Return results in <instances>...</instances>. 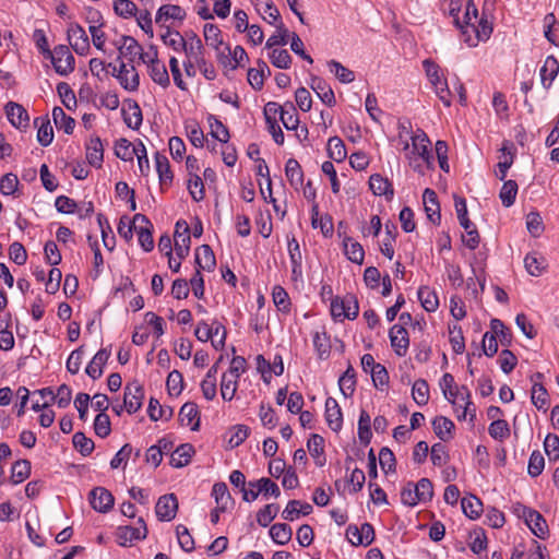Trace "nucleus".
<instances>
[{"label":"nucleus","instance_id":"44","mask_svg":"<svg viewBox=\"0 0 559 559\" xmlns=\"http://www.w3.org/2000/svg\"><path fill=\"white\" fill-rule=\"evenodd\" d=\"M326 148L329 156L337 163L343 162L347 156L345 144L338 136L330 138Z\"/></svg>","mask_w":559,"mask_h":559},{"label":"nucleus","instance_id":"4","mask_svg":"<svg viewBox=\"0 0 559 559\" xmlns=\"http://www.w3.org/2000/svg\"><path fill=\"white\" fill-rule=\"evenodd\" d=\"M47 58L50 59L59 75L67 76L74 71L75 60L66 45L56 46Z\"/></svg>","mask_w":559,"mask_h":559},{"label":"nucleus","instance_id":"54","mask_svg":"<svg viewBox=\"0 0 559 559\" xmlns=\"http://www.w3.org/2000/svg\"><path fill=\"white\" fill-rule=\"evenodd\" d=\"M330 71L342 83H350L355 80V74L352 70L344 67L336 60L328 62Z\"/></svg>","mask_w":559,"mask_h":559},{"label":"nucleus","instance_id":"26","mask_svg":"<svg viewBox=\"0 0 559 559\" xmlns=\"http://www.w3.org/2000/svg\"><path fill=\"white\" fill-rule=\"evenodd\" d=\"M525 522L533 532L539 538H544L547 534L548 526L542 514L535 510H528L525 512Z\"/></svg>","mask_w":559,"mask_h":559},{"label":"nucleus","instance_id":"23","mask_svg":"<svg viewBox=\"0 0 559 559\" xmlns=\"http://www.w3.org/2000/svg\"><path fill=\"white\" fill-rule=\"evenodd\" d=\"M185 17L186 11L181 7L176 4H164L157 10L155 22L163 26L164 23L170 19L183 21Z\"/></svg>","mask_w":559,"mask_h":559},{"label":"nucleus","instance_id":"1","mask_svg":"<svg viewBox=\"0 0 559 559\" xmlns=\"http://www.w3.org/2000/svg\"><path fill=\"white\" fill-rule=\"evenodd\" d=\"M443 10L453 17L456 27L468 33V28L475 34L469 35L465 41L469 46H476L480 40H487L492 33V25L485 13L478 15V10L473 0H443Z\"/></svg>","mask_w":559,"mask_h":559},{"label":"nucleus","instance_id":"3","mask_svg":"<svg viewBox=\"0 0 559 559\" xmlns=\"http://www.w3.org/2000/svg\"><path fill=\"white\" fill-rule=\"evenodd\" d=\"M423 66L437 96L445 107H450L451 91L449 90L447 80L443 78L442 73H440V67L430 59H425Z\"/></svg>","mask_w":559,"mask_h":559},{"label":"nucleus","instance_id":"24","mask_svg":"<svg viewBox=\"0 0 559 559\" xmlns=\"http://www.w3.org/2000/svg\"><path fill=\"white\" fill-rule=\"evenodd\" d=\"M369 187L376 195H384L389 200L394 195L392 183L389 181V179L382 177L380 174H373L370 176Z\"/></svg>","mask_w":559,"mask_h":559},{"label":"nucleus","instance_id":"58","mask_svg":"<svg viewBox=\"0 0 559 559\" xmlns=\"http://www.w3.org/2000/svg\"><path fill=\"white\" fill-rule=\"evenodd\" d=\"M370 415L366 411H361L358 420V437L360 441L368 444L371 440L372 433L370 429Z\"/></svg>","mask_w":559,"mask_h":559},{"label":"nucleus","instance_id":"16","mask_svg":"<svg viewBox=\"0 0 559 559\" xmlns=\"http://www.w3.org/2000/svg\"><path fill=\"white\" fill-rule=\"evenodd\" d=\"M110 349L102 348L99 349L93 357V359L87 365L85 372L92 379H98L103 374V367L106 365L110 357Z\"/></svg>","mask_w":559,"mask_h":559},{"label":"nucleus","instance_id":"57","mask_svg":"<svg viewBox=\"0 0 559 559\" xmlns=\"http://www.w3.org/2000/svg\"><path fill=\"white\" fill-rule=\"evenodd\" d=\"M531 400H532V403L538 409L546 411L547 405H548V393L542 383L535 382L533 384Z\"/></svg>","mask_w":559,"mask_h":559},{"label":"nucleus","instance_id":"22","mask_svg":"<svg viewBox=\"0 0 559 559\" xmlns=\"http://www.w3.org/2000/svg\"><path fill=\"white\" fill-rule=\"evenodd\" d=\"M197 270L211 272L216 266V259L212 248L209 245H202L195 250Z\"/></svg>","mask_w":559,"mask_h":559},{"label":"nucleus","instance_id":"60","mask_svg":"<svg viewBox=\"0 0 559 559\" xmlns=\"http://www.w3.org/2000/svg\"><path fill=\"white\" fill-rule=\"evenodd\" d=\"M136 145H132L127 139H119L115 145V154L122 160H132Z\"/></svg>","mask_w":559,"mask_h":559},{"label":"nucleus","instance_id":"42","mask_svg":"<svg viewBox=\"0 0 559 559\" xmlns=\"http://www.w3.org/2000/svg\"><path fill=\"white\" fill-rule=\"evenodd\" d=\"M418 299L421 302L424 309L428 312H433L439 307V299L435 290L427 286H423L418 289Z\"/></svg>","mask_w":559,"mask_h":559},{"label":"nucleus","instance_id":"6","mask_svg":"<svg viewBox=\"0 0 559 559\" xmlns=\"http://www.w3.org/2000/svg\"><path fill=\"white\" fill-rule=\"evenodd\" d=\"M144 389L138 381L128 383L124 388L123 406L129 414L138 412L143 404Z\"/></svg>","mask_w":559,"mask_h":559},{"label":"nucleus","instance_id":"64","mask_svg":"<svg viewBox=\"0 0 559 559\" xmlns=\"http://www.w3.org/2000/svg\"><path fill=\"white\" fill-rule=\"evenodd\" d=\"M544 449L550 462L559 461V437L548 433L544 441Z\"/></svg>","mask_w":559,"mask_h":559},{"label":"nucleus","instance_id":"38","mask_svg":"<svg viewBox=\"0 0 559 559\" xmlns=\"http://www.w3.org/2000/svg\"><path fill=\"white\" fill-rule=\"evenodd\" d=\"M52 119L56 127L63 130L64 133L71 134L75 127V120L68 116L61 107L52 109Z\"/></svg>","mask_w":559,"mask_h":559},{"label":"nucleus","instance_id":"39","mask_svg":"<svg viewBox=\"0 0 559 559\" xmlns=\"http://www.w3.org/2000/svg\"><path fill=\"white\" fill-rule=\"evenodd\" d=\"M432 428L435 433L442 441H447L452 438V430L454 429V424L448 417L438 416L432 420Z\"/></svg>","mask_w":559,"mask_h":559},{"label":"nucleus","instance_id":"14","mask_svg":"<svg viewBox=\"0 0 559 559\" xmlns=\"http://www.w3.org/2000/svg\"><path fill=\"white\" fill-rule=\"evenodd\" d=\"M5 112L9 121L15 128L25 130L29 126L28 114L22 105L9 102L5 106Z\"/></svg>","mask_w":559,"mask_h":559},{"label":"nucleus","instance_id":"59","mask_svg":"<svg viewBox=\"0 0 559 559\" xmlns=\"http://www.w3.org/2000/svg\"><path fill=\"white\" fill-rule=\"evenodd\" d=\"M250 428L246 425H236L229 430L228 444L231 449L239 447L249 436Z\"/></svg>","mask_w":559,"mask_h":559},{"label":"nucleus","instance_id":"9","mask_svg":"<svg viewBox=\"0 0 559 559\" xmlns=\"http://www.w3.org/2000/svg\"><path fill=\"white\" fill-rule=\"evenodd\" d=\"M430 141L427 134L418 130V132L412 138V152L411 156H418L426 163V168H431L433 164V157L429 151Z\"/></svg>","mask_w":559,"mask_h":559},{"label":"nucleus","instance_id":"62","mask_svg":"<svg viewBox=\"0 0 559 559\" xmlns=\"http://www.w3.org/2000/svg\"><path fill=\"white\" fill-rule=\"evenodd\" d=\"M167 391L170 395L178 396L183 390V377L180 371L169 372L166 381Z\"/></svg>","mask_w":559,"mask_h":559},{"label":"nucleus","instance_id":"20","mask_svg":"<svg viewBox=\"0 0 559 559\" xmlns=\"http://www.w3.org/2000/svg\"><path fill=\"white\" fill-rule=\"evenodd\" d=\"M423 199L425 211L429 221H431L433 224H439L441 215L437 193L432 189L427 188L424 191Z\"/></svg>","mask_w":559,"mask_h":559},{"label":"nucleus","instance_id":"49","mask_svg":"<svg viewBox=\"0 0 559 559\" xmlns=\"http://www.w3.org/2000/svg\"><path fill=\"white\" fill-rule=\"evenodd\" d=\"M412 396L415 403L424 406L429 401V386L426 380L418 379L414 382L412 388Z\"/></svg>","mask_w":559,"mask_h":559},{"label":"nucleus","instance_id":"51","mask_svg":"<svg viewBox=\"0 0 559 559\" xmlns=\"http://www.w3.org/2000/svg\"><path fill=\"white\" fill-rule=\"evenodd\" d=\"M340 390L345 397H349L353 395L355 391L356 380H355V370L352 366H349L343 376L338 380Z\"/></svg>","mask_w":559,"mask_h":559},{"label":"nucleus","instance_id":"27","mask_svg":"<svg viewBox=\"0 0 559 559\" xmlns=\"http://www.w3.org/2000/svg\"><path fill=\"white\" fill-rule=\"evenodd\" d=\"M154 157L160 187L164 188L170 186L173 182L174 175L173 171L170 170L168 158L158 152L155 154Z\"/></svg>","mask_w":559,"mask_h":559},{"label":"nucleus","instance_id":"13","mask_svg":"<svg viewBox=\"0 0 559 559\" xmlns=\"http://www.w3.org/2000/svg\"><path fill=\"white\" fill-rule=\"evenodd\" d=\"M391 346L397 356H404L408 349L409 338L403 325L394 324L389 332Z\"/></svg>","mask_w":559,"mask_h":559},{"label":"nucleus","instance_id":"11","mask_svg":"<svg viewBox=\"0 0 559 559\" xmlns=\"http://www.w3.org/2000/svg\"><path fill=\"white\" fill-rule=\"evenodd\" d=\"M178 511V500L175 493H167L157 500L155 513L159 521L169 522L175 519Z\"/></svg>","mask_w":559,"mask_h":559},{"label":"nucleus","instance_id":"21","mask_svg":"<svg viewBox=\"0 0 559 559\" xmlns=\"http://www.w3.org/2000/svg\"><path fill=\"white\" fill-rule=\"evenodd\" d=\"M311 88L318 97L329 107L335 105V95L331 86L321 78L313 76L311 79Z\"/></svg>","mask_w":559,"mask_h":559},{"label":"nucleus","instance_id":"28","mask_svg":"<svg viewBox=\"0 0 559 559\" xmlns=\"http://www.w3.org/2000/svg\"><path fill=\"white\" fill-rule=\"evenodd\" d=\"M194 452L190 443L180 444L170 455V465L176 468L188 465Z\"/></svg>","mask_w":559,"mask_h":559},{"label":"nucleus","instance_id":"43","mask_svg":"<svg viewBox=\"0 0 559 559\" xmlns=\"http://www.w3.org/2000/svg\"><path fill=\"white\" fill-rule=\"evenodd\" d=\"M469 397L471 393L466 386H462L461 389H457V386H455V389L448 391V396H445V399L453 404L461 405V402L464 404L463 416L466 415V413L469 409V406L472 405Z\"/></svg>","mask_w":559,"mask_h":559},{"label":"nucleus","instance_id":"40","mask_svg":"<svg viewBox=\"0 0 559 559\" xmlns=\"http://www.w3.org/2000/svg\"><path fill=\"white\" fill-rule=\"evenodd\" d=\"M259 69L251 68L248 70V82L255 91H260L264 84V70L270 74V69L265 61H258Z\"/></svg>","mask_w":559,"mask_h":559},{"label":"nucleus","instance_id":"61","mask_svg":"<svg viewBox=\"0 0 559 559\" xmlns=\"http://www.w3.org/2000/svg\"><path fill=\"white\" fill-rule=\"evenodd\" d=\"M271 63L278 69H288L292 63V57L286 49H272L269 55Z\"/></svg>","mask_w":559,"mask_h":559},{"label":"nucleus","instance_id":"46","mask_svg":"<svg viewBox=\"0 0 559 559\" xmlns=\"http://www.w3.org/2000/svg\"><path fill=\"white\" fill-rule=\"evenodd\" d=\"M313 346L320 359H326L330 355V337L325 332L316 331L312 335Z\"/></svg>","mask_w":559,"mask_h":559},{"label":"nucleus","instance_id":"31","mask_svg":"<svg viewBox=\"0 0 559 559\" xmlns=\"http://www.w3.org/2000/svg\"><path fill=\"white\" fill-rule=\"evenodd\" d=\"M343 248L348 260L357 264H362L365 251L359 242L355 241L352 237L344 236Z\"/></svg>","mask_w":559,"mask_h":559},{"label":"nucleus","instance_id":"30","mask_svg":"<svg viewBox=\"0 0 559 559\" xmlns=\"http://www.w3.org/2000/svg\"><path fill=\"white\" fill-rule=\"evenodd\" d=\"M312 511L309 503H302L299 500H290L284 509L282 516L286 521H295L300 515H308Z\"/></svg>","mask_w":559,"mask_h":559},{"label":"nucleus","instance_id":"48","mask_svg":"<svg viewBox=\"0 0 559 559\" xmlns=\"http://www.w3.org/2000/svg\"><path fill=\"white\" fill-rule=\"evenodd\" d=\"M147 414L151 420L157 421L158 419H169L173 416V408L162 406L158 400L151 397L147 408Z\"/></svg>","mask_w":559,"mask_h":559},{"label":"nucleus","instance_id":"55","mask_svg":"<svg viewBox=\"0 0 559 559\" xmlns=\"http://www.w3.org/2000/svg\"><path fill=\"white\" fill-rule=\"evenodd\" d=\"M249 487H259L260 493L266 496H273L277 498L281 495L280 487L272 481L270 478H260L257 481H249Z\"/></svg>","mask_w":559,"mask_h":559},{"label":"nucleus","instance_id":"56","mask_svg":"<svg viewBox=\"0 0 559 559\" xmlns=\"http://www.w3.org/2000/svg\"><path fill=\"white\" fill-rule=\"evenodd\" d=\"M488 432L495 440L502 441L509 438L510 427L504 419H496L489 425Z\"/></svg>","mask_w":559,"mask_h":559},{"label":"nucleus","instance_id":"2","mask_svg":"<svg viewBox=\"0 0 559 559\" xmlns=\"http://www.w3.org/2000/svg\"><path fill=\"white\" fill-rule=\"evenodd\" d=\"M187 58L200 69L206 80H214L216 78V71L212 63L207 62L204 58V47L200 37L190 32L189 46L186 52Z\"/></svg>","mask_w":559,"mask_h":559},{"label":"nucleus","instance_id":"25","mask_svg":"<svg viewBox=\"0 0 559 559\" xmlns=\"http://www.w3.org/2000/svg\"><path fill=\"white\" fill-rule=\"evenodd\" d=\"M559 72V62L554 56H548L540 68V81L544 87L549 88Z\"/></svg>","mask_w":559,"mask_h":559},{"label":"nucleus","instance_id":"50","mask_svg":"<svg viewBox=\"0 0 559 559\" xmlns=\"http://www.w3.org/2000/svg\"><path fill=\"white\" fill-rule=\"evenodd\" d=\"M31 474V463L27 460L16 461L11 468V480L13 484L24 481Z\"/></svg>","mask_w":559,"mask_h":559},{"label":"nucleus","instance_id":"33","mask_svg":"<svg viewBox=\"0 0 559 559\" xmlns=\"http://www.w3.org/2000/svg\"><path fill=\"white\" fill-rule=\"evenodd\" d=\"M526 271L533 276H539L547 269L548 263L545 257L537 252L527 253L524 259Z\"/></svg>","mask_w":559,"mask_h":559},{"label":"nucleus","instance_id":"18","mask_svg":"<svg viewBox=\"0 0 559 559\" xmlns=\"http://www.w3.org/2000/svg\"><path fill=\"white\" fill-rule=\"evenodd\" d=\"M179 419L182 425L190 426L193 431H197L200 427L198 405L192 402L185 403L180 408Z\"/></svg>","mask_w":559,"mask_h":559},{"label":"nucleus","instance_id":"63","mask_svg":"<svg viewBox=\"0 0 559 559\" xmlns=\"http://www.w3.org/2000/svg\"><path fill=\"white\" fill-rule=\"evenodd\" d=\"M204 38L207 45L218 49L223 44L221 29L211 23H206L203 27Z\"/></svg>","mask_w":559,"mask_h":559},{"label":"nucleus","instance_id":"53","mask_svg":"<svg viewBox=\"0 0 559 559\" xmlns=\"http://www.w3.org/2000/svg\"><path fill=\"white\" fill-rule=\"evenodd\" d=\"M491 335H496V338L499 337L500 343L502 345L509 346L512 341L511 331L503 324V322L499 319H492L490 321Z\"/></svg>","mask_w":559,"mask_h":559},{"label":"nucleus","instance_id":"37","mask_svg":"<svg viewBox=\"0 0 559 559\" xmlns=\"http://www.w3.org/2000/svg\"><path fill=\"white\" fill-rule=\"evenodd\" d=\"M285 175L294 188H298L304 182V173L300 164L295 158H289L285 165Z\"/></svg>","mask_w":559,"mask_h":559},{"label":"nucleus","instance_id":"45","mask_svg":"<svg viewBox=\"0 0 559 559\" xmlns=\"http://www.w3.org/2000/svg\"><path fill=\"white\" fill-rule=\"evenodd\" d=\"M207 121L211 129V135L218 140L222 144H226L229 140V131L223 122L215 116L210 115Z\"/></svg>","mask_w":559,"mask_h":559},{"label":"nucleus","instance_id":"15","mask_svg":"<svg viewBox=\"0 0 559 559\" xmlns=\"http://www.w3.org/2000/svg\"><path fill=\"white\" fill-rule=\"evenodd\" d=\"M325 419L333 431L341 430L343 426V414L337 401L333 397H328L325 401Z\"/></svg>","mask_w":559,"mask_h":559},{"label":"nucleus","instance_id":"12","mask_svg":"<svg viewBox=\"0 0 559 559\" xmlns=\"http://www.w3.org/2000/svg\"><path fill=\"white\" fill-rule=\"evenodd\" d=\"M92 508L100 513H107L114 506V496L104 487H95L88 495Z\"/></svg>","mask_w":559,"mask_h":559},{"label":"nucleus","instance_id":"5","mask_svg":"<svg viewBox=\"0 0 559 559\" xmlns=\"http://www.w3.org/2000/svg\"><path fill=\"white\" fill-rule=\"evenodd\" d=\"M147 527L142 518L138 519V526H120L117 530V538L120 546H129L134 540H140L146 538Z\"/></svg>","mask_w":559,"mask_h":559},{"label":"nucleus","instance_id":"29","mask_svg":"<svg viewBox=\"0 0 559 559\" xmlns=\"http://www.w3.org/2000/svg\"><path fill=\"white\" fill-rule=\"evenodd\" d=\"M119 53L128 58L131 62L142 51L141 45L131 36H122L120 41L116 43Z\"/></svg>","mask_w":559,"mask_h":559},{"label":"nucleus","instance_id":"19","mask_svg":"<svg viewBox=\"0 0 559 559\" xmlns=\"http://www.w3.org/2000/svg\"><path fill=\"white\" fill-rule=\"evenodd\" d=\"M86 159L93 167H102L104 159V147L98 136H92L86 143Z\"/></svg>","mask_w":559,"mask_h":559},{"label":"nucleus","instance_id":"36","mask_svg":"<svg viewBox=\"0 0 559 559\" xmlns=\"http://www.w3.org/2000/svg\"><path fill=\"white\" fill-rule=\"evenodd\" d=\"M34 124L38 128L37 141L43 146H48L53 140V130L48 118H36Z\"/></svg>","mask_w":559,"mask_h":559},{"label":"nucleus","instance_id":"7","mask_svg":"<svg viewBox=\"0 0 559 559\" xmlns=\"http://www.w3.org/2000/svg\"><path fill=\"white\" fill-rule=\"evenodd\" d=\"M134 230L138 233L140 246L144 251L150 252L154 248V240L152 236V224L148 218L143 214H135L133 217Z\"/></svg>","mask_w":559,"mask_h":559},{"label":"nucleus","instance_id":"34","mask_svg":"<svg viewBox=\"0 0 559 559\" xmlns=\"http://www.w3.org/2000/svg\"><path fill=\"white\" fill-rule=\"evenodd\" d=\"M148 73L151 79L158 85L163 87H168L170 84V79L166 66L160 60H151V64L148 67Z\"/></svg>","mask_w":559,"mask_h":559},{"label":"nucleus","instance_id":"17","mask_svg":"<svg viewBox=\"0 0 559 559\" xmlns=\"http://www.w3.org/2000/svg\"><path fill=\"white\" fill-rule=\"evenodd\" d=\"M122 115L123 121L129 128L138 130L141 127L143 120L142 110L135 100H127Z\"/></svg>","mask_w":559,"mask_h":559},{"label":"nucleus","instance_id":"32","mask_svg":"<svg viewBox=\"0 0 559 559\" xmlns=\"http://www.w3.org/2000/svg\"><path fill=\"white\" fill-rule=\"evenodd\" d=\"M186 36L187 37L185 38L179 32H173L169 28H167L166 33L163 34L160 37L163 43L171 47L175 51L183 50L185 52H187L190 33H188Z\"/></svg>","mask_w":559,"mask_h":559},{"label":"nucleus","instance_id":"10","mask_svg":"<svg viewBox=\"0 0 559 559\" xmlns=\"http://www.w3.org/2000/svg\"><path fill=\"white\" fill-rule=\"evenodd\" d=\"M346 537L354 546H368L374 539V530L370 523H364L360 527L349 525L346 530Z\"/></svg>","mask_w":559,"mask_h":559},{"label":"nucleus","instance_id":"47","mask_svg":"<svg viewBox=\"0 0 559 559\" xmlns=\"http://www.w3.org/2000/svg\"><path fill=\"white\" fill-rule=\"evenodd\" d=\"M461 504L463 512L469 519H477L483 512V503L476 496L464 497Z\"/></svg>","mask_w":559,"mask_h":559},{"label":"nucleus","instance_id":"41","mask_svg":"<svg viewBox=\"0 0 559 559\" xmlns=\"http://www.w3.org/2000/svg\"><path fill=\"white\" fill-rule=\"evenodd\" d=\"M270 536L274 543L285 545L292 539L293 531L286 523H275L270 528Z\"/></svg>","mask_w":559,"mask_h":559},{"label":"nucleus","instance_id":"8","mask_svg":"<svg viewBox=\"0 0 559 559\" xmlns=\"http://www.w3.org/2000/svg\"><path fill=\"white\" fill-rule=\"evenodd\" d=\"M68 40L72 49L80 56L90 51V40L84 28L76 23H71L68 28Z\"/></svg>","mask_w":559,"mask_h":559},{"label":"nucleus","instance_id":"35","mask_svg":"<svg viewBox=\"0 0 559 559\" xmlns=\"http://www.w3.org/2000/svg\"><path fill=\"white\" fill-rule=\"evenodd\" d=\"M212 496L216 501V507H219V510H227L234 503V500L225 483L214 484L212 489Z\"/></svg>","mask_w":559,"mask_h":559},{"label":"nucleus","instance_id":"52","mask_svg":"<svg viewBox=\"0 0 559 559\" xmlns=\"http://www.w3.org/2000/svg\"><path fill=\"white\" fill-rule=\"evenodd\" d=\"M518 194V183L514 180H507L503 182L499 193V198L506 207H510Z\"/></svg>","mask_w":559,"mask_h":559}]
</instances>
